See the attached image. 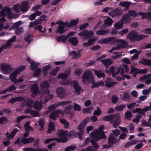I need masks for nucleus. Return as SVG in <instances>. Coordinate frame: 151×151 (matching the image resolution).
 <instances>
[{
  "instance_id": "nucleus-1",
  "label": "nucleus",
  "mask_w": 151,
  "mask_h": 151,
  "mask_svg": "<svg viewBox=\"0 0 151 151\" xmlns=\"http://www.w3.org/2000/svg\"><path fill=\"white\" fill-rule=\"evenodd\" d=\"M104 125H101L99 127V131L97 129L93 130L90 134V137L96 141L101 139L106 138L104 132L103 131L104 130Z\"/></svg>"
},
{
  "instance_id": "nucleus-2",
  "label": "nucleus",
  "mask_w": 151,
  "mask_h": 151,
  "mask_svg": "<svg viewBox=\"0 0 151 151\" xmlns=\"http://www.w3.org/2000/svg\"><path fill=\"white\" fill-rule=\"evenodd\" d=\"M147 35H139L138 33L135 30H132L129 32L127 36V38L132 41H138L141 40Z\"/></svg>"
},
{
  "instance_id": "nucleus-3",
  "label": "nucleus",
  "mask_w": 151,
  "mask_h": 151,
  "mask_svg": "<svg viewBox=\"0 0 151 151\" xmlns=\"http://www.w3.org/2000/svg\"><path fill=\"white\" fill-rule=\"evenodd\" d=\"M82 82L86 83L87 81L89 82H92L94 81V78L91 71L89 70L84 71L82 77Z\"/></svg>"
},
{
  "instance_id": "nucleus-4",
  "label": "nucleus",
  "mask_w": 151,
  "mask_h": 151,
  "mask_svg": "<svg viewBox=\"0 0 151 151\" xmlns=\"http://www.w3.org/2000/svg\"><path fill=\"white\" fill-rule=\"evenodd\" d=\"M124 11L120 8H116L108 12V14L113 18L118 17L121 15L123 13Z\"/></svg>"
},
{
  "instance_id": "nucleus-5",
  "label": "nucleus",
  "mask_w": 151,
  "mask_h": 151,
  "mask_svg": "<svg viewBox=\"0 0 151 151\" xmlns=\"http://www.w3.org/2000/svg\"><path fill=\"white\" fill-rule=\"evenodd\" d=\"M121 117L119 114H115L114 116V119L110 121V123L114 127L116 128L117 126L119 125L121 123Z\"/></svg>"
},
{
  "instance_id": "nucleus-6",
  "label": "nucleus",
  "mask_w": 151,
  "mask_h": 151,
  "mask_svg": "<svg viewBox=\"0 0 151 151\" xmlns=\"http://www.w3.org/2000/svg\"><path fill=\"white\" fill-rule=\"evenodd\" d=\"M41 90L44 94L47 95L49 93L50 91L48 89L49 85L47 81H44L40 85Z\"/></svg>"
},
{
  "instance_id": "nucleus-7",
  "label": "nucleus",
  "mask_w": 151,
  "mask_h": 151,
  "mask_svg": "<svg viewBox=\"0 0 151 151\" xmlns=\"http://www.w3.org/2000/svg\"><path fill=\"white\" fill-rule=\"evenodd\" d=\"M94 32L92 31H88L85 30L78 33L79 36L83 37V39H87L93 35Z\"/></svg>"
},
{
  "instance_id": "nucleus-8",
  "label": "nucleus",
  "mask_w": 151,
  "mask_h": 151,
  "mask_svg": "<svg viewBox=\"0 0 151 151\" xmlns=\"http://www.w3.org/2000/svg\"><path fill=\"white\" fill-rule=\"evenodd\" d=\"M93 140H95L92 139L91 142L92 146H89L88 147L85 149H82L81 150L82 151H96L98 149L99 146Z\"/></svg>"
},
{
  "instance_id": "nucleus-9",
  "label": "nucleus",
  "mask_w": 151,
  "mask_h": 151,
  "mask_svg": "<svg viewBox=\"0 0 151 151\" xmlns=\"http://www.w3.org/2000/svg\"><path fill=\"white\" fill-rule=\"evenodd\" d=\"M90 121V117H87L82 122H81L77 127V129L81 132V133H83L84 132L83 129L85 127L86 124Z\"/></svg>"
},
{
  "instance_id": "nucleus-10",
  "label": "nucleus",
  "mask_w": 151,
  "mask_h": 151,
  "mask_svg": "<svg viewBox=\"0 0 151 151\" xmlns=\"http://www.w3.org/2000/svg\"><path fill=\"white\" fill-rule=\"evenodd\" d=\"M47 102V100L45 98V100H43V99L42 98L40 100V102L36 101L33 104V107L34 108L37 110H41L42 108V104L45 103Z\"/></svg>"
},
{
  "instance_id": "nucleus-11",
  "label": "nucleus",
  "mask_w": 151,
  "mask_h": 151,
  "mask_svg": "<svg viewBox=\"0 0 151 151\" xmlns=\"http://www.w3.org/2000/svg\"><path fill=\"white\" fill-rule=\"evenodd\" d=\"M71 85L75 89L74 93L77 94H80L82 89L81 87L79 85L78 82L76 81H73L71 82Z\"/></svg>"
},
{
  "instance_id": "nucleus-12",
  "label": "nucleus",
  "mask_w": 151,
  "mask_h": 151,
  "mask_svg": "<svg viewBox=\"0 0 151 151\" xmlns=\"http://www.w3.org/2000/svg\"><path fill=\"white\" fill-rule=\"evenodd\" d=\"M2 72L4 74L9 73L11 72L12 68L6 63H3L1 64Z\"/></svg>"
},
{
  "instance_id": "nucleus-13",
  "label": "nucleus",
  "mask_w": 151,
  "mask_h": 151,
  "mask_svg": "<svg viewBox=\"0 0 151 151\" xmlns=\"http://www.w3.org/2000/svg\"><path fill=\"white\" fill-rule=\"evenodd\" d=\"M25 69V66L24 65L19 66L12 73L9 77L16 78L18 74L21 71L24 70Z\"/></svg>"
},
{
  "instance_id": "nucleus-14",
  "label": "nucleus",
  "mask_w": 151,
  "mask_h": 151,
  "mask_svg": "<svg viewBox=\"0 0 151 151\" xmlns=\"http://www.w3.org/2000/svg\"><path fill=\"white\" fill-rule=\"evenodd\" d=\"M60 114H63L64 112L61 109H59L53 111L49 115V116L51 119L55 120Z\"/></svg>"
},
{
  "instance_id": "nucleus-15",
  "label": "nucleus",
  "mask_w": 151,
  "mask_h": 151,
  "mask_svg": "<svg viewBox=\"0 0 151 151\" xmlns=\"http://www.w3.org/2000/svg\"><path fill=\"white\" fill-rule=\"evenodd\" d=\"M46 17V16L45 15L42 16L40 19H37L34 22H31L29 25V27H31L36 24H41L42 23V21L44 20Z\"/></svg>"
},
{
  "instance_id": "nucleus-16",
  "label": "nucleus",
  "mask_w": 151,
  "mask_h": 151,
  "mask_svg": "<svg viewBox=\"0 0 151 151\" xmlns=\"http://www.w3.org/2000/svg\"><path fill=\"white\" fill-rule=\"evenodd\" d=\"M132 18L128 14L123 15L121 20L124 24H128L131 22Z\"/></svg>"
},
{
  "instance_id": "nucleus-17",
  "label": "nucleus",
  "mask_w": 151,
  "mask_h": 151,
  "mask_svg": "<svg viewBox=\"0 0 151 151\" xmlns=\"http://www.w3.org/2000/svg\"><path fill=\"white\" fill-rule=\"evenodd\" d=\"M29 2L27 1H24L22 2L20 4L21 11L23 12H27L29 8Z\"/></svg>"
},
{
  "instance_id": "nucleus-18",
  "label": "nucleus",
  "mask_w": 151,
  "mask_h": 151,
  "mask_svg": "<svg viewBox=\"0 0 151 151\" xmlns=\"http://www.w3.org/2000/svg\"><path fill=\"white\" fill-rule=\"evenodd\" d=\"M6 11L7 16L10 19H16L18 17V15L16 14H13L12 12V9L9 6H7Z\"/></svg>"
},
{
  "instance_id": "nucleus-19",
  "label": "nucleus",
  "mask_w": 151,
  "mask_h": 151,
  "mask_svg": "<svg viewBox=\"0 0 151 151\" xmlns=\"http://www.w3.org/2000/svg\"><path fill=\"white\" fill-rule=\"evenodd\" d=\"M58 136L66 140L67 141L68 138V133L67 130L64 131L62 129L59 130L58 132Z\"/></svg>"
},
{
  "instance_id": "nucleus-20",
  "label": "nucleus",
  "mask_w": 151,
  "mask_h": 151,
  "mask_svg": "<svg viewBox=\"0 0 151 151\" xmlns=\"http://www.w3.org/2000/svg\"><path fill=\"white\" fill-rule=\"evenodd\" d=\"M114 43H118L119 42V45L121 46V48H125L127 47L128 45L127 42L122 39L116 40H114Z\"/></svg>"
},
{
  "instance_id": "nucleus-21",
  "label": "nucleus",
  "mask_w": 151,
  "mask_h": 151,
  "mask_svg": "<svg viewBox=\"0 0 151 151\" xmlns=\"http://www.w3.org/2000/svg\"><path fill=\"white\" fill-rule=\"evenodd\" d=\"M58 96L60 98H62L66 96L64 89L61 87L59 88L56 91Z\"/></svg>"
},
{
  "instance_id": "nucleus-22",
  "label": "nucleus",
  "mask_w": 151,
  "mask_h": 151,
  "mask_svg": "<svg viewBox=\"0 0 151 151\" xmlns=\"http://www.w3.org/2000/svg\"><path fill=\"white\" fill-rule=\"evenodd\" d=\"M116 38V37H111L107 38H104L102 40L98 41L101 44L108 43L111 42L113 41L114 43V40Z\"/></svg>"
},
{
  "instance_id": "nucleus-23",
  "label": "nucleus",
  "mask_w": 151,
  "mask_h": 151,
  "mask_svg": "<svg viewBox=\"0 0 151 151\" xmlns=\"http://www.w3.org/2000/svg\"><path fill=\"white\" fill-rule=\"evenodd\" d=\"M113 20L110 17H108L107 19L104 20V23L103 26H101V28H104L106 27V25L111 26L112 24Z\"/></svg>"
},
{
  "instance_id": "nucleus-24",
  "label": "nucleus",
  "mask_w": 151,
  "mask_h": 151,
  "mask_svg": "<svg viewBox=\"0 0 151 151\" xmlns=\"http://www.w3.org/2000/svg\"><path fill=\"white\" fill-rule=\"evenodd\" d=\"M139 14L142 16V19H147L149 21H151V13L150 12L143 13L139 12Z\"/></svg>"
},
{
  "instance_id": "nucleus-25",
  "label": "nucleus",
  "mask_w": 151,
  "mask_h": 151,
  "mask_svg": "<svg viewBox=\"0 0 151 151\" xmlns=\"http://www.w3.org/2000/svg\"><path fill=\"white\" fill-rule=\"evenodd\" d=\"M35 138L33 137H30L28 138H24L22 139L21 142L24 144L30 143L32 142L34 140Z\"/></svg>"
},
{
  "instance_id": "nucleus-26",
  "label": "nucleus",
  "mask_w": 151,
  "mask_h": 151,
  "mask_svg": "<svg viewBox=\"0 0 151 151\" xmlns=\"http://www.w3.org/2000/svg\"><path fill=\"white\" fill-rule=\"evenodd\" d=\"M101 62L103 63L105 66H106V68H107L108 66L110 65L113 63V61L109 58L102 60H101Z\"/></svg>"
},
{
  "instance_id": "nucleus-27",
  "label": "nucleus",
  "mask_w": 151,
  "mask_h": 151,
  "mask_svg": "<svg viewBox=\"0 0 151 151\" xmlns=\"http://www.w3.org/2000/svg\"><path fill=\"white\" fill-rule=\"evenodd\" d=\"M116 82L112 81V79L110 78H108L105 82V86L108 87H110L114 86V84L116 83Z\"/></svg>"
},
{
  "instance_id": "nucleus-28",
  "label": "nucleus",
  "mask_w": 151,
  "mask_h": 151,
  "mask_svg": "<svg viewBox=\"0 0 151 151\" xmlns=\"http://www.w3.org/2000/svg\"><path fill=\"white\" fill-rule=\"evenodd\" d=\"M116 143V137L112 134H110L108 138V143L109 145H113Z\"/></svg>"
},
{
  "instance_id": "nucleus-29",
  "label": "nucleus",
  "mask_w": 151,
  "mask_h": 151,
  "mask_svg": "<svg viewBox=\"0 0 151 151\" xmlns=\"http://www.w3.org/2000/svg\"><path fill=\"white\" fill-rule=\"evenodd\" d=\"M64 35H63L61 36H57L55 39L58 42H61L65 43L67 40L68 38L66 35L65 36Z\"/></svg>"
},
{
  "instance_id": "nucleus-30",
  "label": "nucleus",
  "mask_w": 151,
  "mask_h": 151,
  "mask_svg": "<svg viewBox=\"0 0 151 151\" xmlns=\"http://www.w3.org/2000/svg\"><path fill=\"white\" fill-rule=\"evenodd\" d=\"M91 82L93 84V85L91 86V88H98L100 86H104V83L101 81L97 82V83H95L94 80L92 82Z\"/></svg>"
},
{
  "instance_id": "nucleus-31",
  "label": "nucleus",
  "mask_w": 151,
  "mask_h": 151,
  "mask_svg": "<svg viewBox=\"0 0 151 151\" xmlns=\"http://www.w3.org/2000/svg\"><path fill=\"white\" fill-rule=\"evenodd\" d=\"M68 41L74 46L76 45L78 42V38L74 37H70L68 40Z\"/></svg>"
},
{
  "instance_id": "nucleus-32",
  "label": "nucleus",
  "mask_w": 151,
  "mask_h": 151,
  "mask_svg": "<svg viewBox=\"0 0 151 151\" xmlns=\"http://www.w3.org/2000/svg\"><path fill=\"white\" fill-rule=\"evenodd\" d=\"M66 27H65L64 26L60 25L56 30V32L59 33L60 34L63 33L66 31L67 29H65V28Z\"/></svg>"
},
{
  "instance_id": "nucleus-33",
  "label": "nucleus",
  "mask_w": 151,
  "mask_h": 151,
  "mask_svg": "<svg viewBox=\"0 0 151 151\" xmlns=\"http://www.w3.org/2000/svg\"><path fill=\"white\" fill-rule=\"evenodd\" d=\"M139 63L145 65L151 66V59H143L139 61Z\"/></svg>"
},
{
  "instance_id": "nucleus-34",
  "label": "nucleus",
  "mask_w": 151,
  "mask_h": 151,
  "mask_svg": "<svg viewBox=\"0 0 151 151\" xmlns=\"http://www.w3.org/2000/svg\"><path fill=\"white\" fill-rule=\"evenodd\" d=\"M31 91L34 94L38 93L39 91V87L37 84H35L32 86Z\"/></svg>"
},
{
  "instance_id": "nucleus-35",
  "label": "nucleus",
  "mask_w": 151,
  "mask_h": 151,
  "mask_svg": "<svg viewBox=\"0 0 151 151\" xmlns=\"http://www.w3.org/2000/svg\"><path fill=\"white\" fill-rule=\"evenodd\" d=\"M124 24L123 22L121 21V20H120L114 25V27L116 29H120L123 27Z\"/></svg>"
},
{
  "instance_id": "nucleus-36",
  "label": "nucleus",
  "mask_w": 151,
  "mask_h": 151,
  "mask_svg": "<svg viewBox=\"0 0 151 151\" xmlns=\"http://www.w3.org/2000/svg\"><path fill=\"white\" fill-rule=\"evenodd\" d=\"M59 120L60 122L64 125V127L65 128L67 129L69 127V124L67 121L63 118L59 119Z\"/></svg>"
},
{
  "instance_id": "nucleus-37",
  "label": "nucleus",
  "mask_w": 151,
  "mask_h": 151,
  "mask_svg": "<svg viewBox=\"0 0 151 151\" xmlns=\"http://www.w3.org/2000/svg\"><path fill=\"white\" fill-rule=\"evenodd\" d=\"M96 34L99 35H105L109 32L108 30L100 29L96 31Z\"/></svg>"
},
{
  "instance_id": "nucleus-38",
  "label": "nucleus",
  "mask_w": 151,
  "mask_h": 151,
  "mask_svg": "<svg viewBox=\"0 0 151 151\" xmlns=\"http://www.w3.org/2000/svg\"><path fill=\"white\" fill-rule=\"evenodd\" d=\"M78 19L72 20L69 23L67 22V27H70L73 26H75L78 23Z\"/></svg>"
},
{
  "instance_id": "nucleus-39",
  "label": "nucleus",
  "mask_w": 151,
  "mask_h": 151,
  "mask_svg": "<svg viewBox=\"0 0 151 151\" xmlns=\"http://www.w3.org/2000/svg\"><path fill=\"white\" fill-rule=\"evenodd\" d=\"M126 107L125 104H121L119 105L116 106L115 107V109L116 111H123L124 109Z\"/></svg>"
},
{
  "instance_id": "nucleus-40",
  "label": "nucleus",
  "mask_w": 151,
  "mask_h": 151,
  "mask_svg": "<svg viewBox=\"0 0 151 151\" xmlns=\"http://www.w3.org/2000/svg\"><path fill=\"white\" fill-rule=\"evenodd\" d=\"M94 71L95 74L98 78H101L102 77L103 78L104 77L105 74L103 72H102L100 70H95Z\"/></svg>"
},
{
  "instance_id": "nucleus-41",
  "label": "nucleus",
  "mask_w": 151,
  "mask_h": 151,
  "mask_svg": "<svg viewBox=\"0 0 151 151\" xmlns=\"http://www.w3.org/2000/svg\"><path fill=\"white\" fill-rule=\"evenodd\" d=\"M24 102L28 107H31L32 106L33 103V100L30 98H28L24 101Z\"/></svg>"
},
{
  "instance_id": "nucleus-42",
  "label": "nucleus",
  "mask_w": 151,
  "mask_h": 151,
  "mask_svg": "<svg viewBox=\"0 0 151 151\" xmlns=\"http://www.w3.org/2000/svg\"><path fill=\"white\" fill-rule=\"evenodd\" d=\"M115 114L106 115L105 116L103 119L105 121H111L114 119V116Z\"/></svg>"
},
{
  "instance_id": "nucleus-43",
  "label": "nucleus",
  "mask_w": 151,
  "mask_h": 151,
  "mask_svg": "<svg viewBox=\"0 0 151 151\" xmlns=\"http://www.w3.org/2000/svg\"><path fill=\"white\" fill-rule=\"evenodd\" d=\"M18 131V129L17 128L15 129L11 132L10 134L7 136V137L9 139H12Z\"/></svg>"
},
{
  "instance_id": "nucleus-44",
  "label": "nucleus",
  "mask_w": 151,
  "mask_h": 151,
  "mask_svg": "<svg viewBox=\"0 0 151 151\" xmlns=\"http://www.w3.org/2000/svg\"><path fill=\"white\" fill-rule=\"evenodd\" d=\"M71 103V101H60L55 103V105H56L57 107H58L66 105L68 104H70Z\"/></svg>"
},
{
  "instance_id": "nucleus-45",
  "label": "nucleus",
  "mask_w": 151,
  "mask_h": 151,
  "mask_svg": "<svg viewBox=\"0 0 151 151\" xmlns=\"http://www.w3.org/2000/svg\"><path fill=\"white\" fill-rule=\"evenodd\" d=\"M12 9L16 12H19L21 11L20 4H15L12 7Z\"/></svg>"
},
{
  "instance_id": "nucleus-46",
  "label": "nucleus",
  "mask_w": 151,
  "mask_h": 151,
  "mask_svg": "<svg viewBox=\"0 0 151 151\" xmlns=\"http://www.w3.org/2000/svg\"><path fill=\"white\" fill-rule=\"evenodd\" d=\"M120 97L121 99H126L127 98L129 99H130V96L128 93L125 91L123 93V94L120 95Z\"/></svg>"
},
{
  "instance_id": "nucleus-47",
  "label": "nucleus",
  "mask_w": 151,
  "mask_h": 151,
  "mask_svg": "<svg viewBox=\"0 0 151 151\" xmlns=\"http://www.w3.org/2000/svg\"><path fill=\"white\" fill-rule=\"evenodd\" d=\"M7 6H5L2 11H0V17H5L6 16Z\"/></svg>"
},
{
  "instance_id": "nucleus-48",
  "label": "nucleus",
  "mask_w": 151,
  "mask_h": 151,
  "mask_svg": "<svg viewBox=\"0 0 151 151\" xmlns=\"http://www.w3.org/2000/svg\"><path fill=\"white\" fill-rule=\"evenodd\" d=\"M128 14L131 17H137L139 13L136 12L135 11L133 10H130L128 11Z\"/></svg>"
},
{
  "instance_id": "nucleus-49",
  "label": "nucleus",
  "mask_w": 151,
  "mask_h": 151,
  "mask_svg": "<svg viewBox=\"0 0 151 151\" xmlns=\"http://www.w3.org/2000/svg\"><path fill=\"white\" fill-rule=\"evenodd\" d=\"M94 110L92 106L86 108L82 110L83 112L84 113H91Z\"/></svg>"
},
{
  "instance_id": "nucleus-50",
  "label": "nucleus",
  "mask_w": 151,
  "mask_h": 151,
  "mask_svg": "<svg viewBox=\"0 0 151 151\" xmlns=\"http://www.w3.org/2000/svg\"><path fill=\"white\" fill-rule=\"evenodd\" d=\"M70 55H72L75 58H77L80 56V53H77L75 51H72L69 53Z\"/></svg>"
},
{
  "instance_id": "nucleus-51",
  "label": "nucleus",
  "mask_w": 151,
  "mask_h": 151,
  "mask_svg": "<svg viewBox=\"0 0 151 151\" xmlns=\"http://www.w3.org/2000/svg\"><path fill=\"white\" fill-rule=\"evenodd\" d=\"M79 133V132H76L73 131H71L68 133V136L69 137L74 138L76 137L78 134Z\"/></svg>"
},
{
  "instance_id": "nucleus-52",
  "label": "nucleus",
  "mask_w": 151,
  "mask_h": 151,
  "mask_svg": "<svg viewBox=\"0 0 151 151\" xmlns=\"http://www.w3.org/2000/svg\"><path fill=\"white\" fill-rule=\"evenodd\" d=\"M76 147L75 144L71 145L67 147L65 149V151H71L74 150Z\"/></svg>"
},
{
  "instance_id": "nucleus-53",
  "label": "nucleus",
  "mask_w": 151,
  "mask_h": 151,
  "mask_svg": "<svg viewBox=\"0 0 151 151\" xmlns=\"http://www.w3.org/2000/svg\"><path fill=\"white\" fill-rule=\"evenodd\" d=\"M125 116L127 120H130L132 117V114L129 111H127L126 112L125 114Z\"/></svg>"
},
{
  "instance_id": "nucleus-54",
  "label": "nucleus",
  "mask_w": 151,
  "mask_h": 151,
  "mask_svg": "<svg viewBox=\"0 0 151 151\" xmlns=\"http://www.w3.org/2000/svg\"><path fill=\"white\" fill-rule=\"evenodd\" d=\"M131 5L130 2L125 1L124 2H121L119 4V5L122 6V7H129Z\"/></svg>"
},
{
  "instance_id": "nucleus-55",
  "label": "nucleus",
  "mask_w": 151,
  "mask_h": 151,
  "mask_svg": "<svg viewBox=\"0 0 151 151\" xmlns=\"http://www.w3.org/2000/svg\"><path fill=\"white\" fill-rule=\"evenodd\" d=\"M30 64L31 67L33 71L35 70L39 64V63H37L34 62H31Z\"/></svg>"
},
{
  "instance_id": "nucleus-56",
  "label": "nucleus",
  "mask_w": 151,
  "mask_h": 151,
  "mask_svg": "<svg viewBox=\"0 0 151 151\" xmlns=\"http://www.w3.org/2000/svg\"><path fill=\"white\" fill-rule=\"evenodd\" d=\"M30 114L31 115L34 117H40V114L37 111L32 110L30 112Z\"/></svg>"
},
{
  "instance_id": "nucleus-57",
  "label": "nucleus",
  "mask_w": 151,
  "mask_h": 151,
  "mask_svg": "<svg viewBox=\"0 0 151 151\" xmlns=\"http://www.w3.org/2000/svg\"><path fill=\"white\" fill-rule=\"evenodd\" d=\"M67 75L64 73H59L58 74L57 78L58 79L62 78L63 79H65L67 78Z\"/></svg>"
},
{
  "instance_id": "nucleus-58",
  "label": "nucleus",
  "mask_w": 151,
  "mask_h": 151,
  "mask_svg": "<svg viewBox=\"0 0 151 151\" xmlns=\"http://www.w3.org/2000/svg\"><path fill=\"white\" fill-rule=\"evenodd\" d=\"M151 76V74H149L147 75H145L144 76L140 78V81L141 82H143L145 81H146L147 79L150 78Z\"/></svg>"
},
{
  "instance_id": "nucleus-59",
  "label": "nucleus",
  "mask_w": 151,
  "mask_h": 151,
  "mask_svg": "<svg viewBox=\"0 0 151 151\" xmlns=\"http://www.w3.org/2000/svg\"><path fill=\"white\" fill-rule=\"evenodd\" d=\"M15 31V33L17 35H20L23 31V28L22 27L16 28Z\"/></svg>"
},
{
  "instance_id": "nucleus-60",
  "label": "nucleus",
  "mask_w": 151,
  "mask_h": 151,
  "mask_svg": "<svg viewBox=\"0 0 151 151\" xmlns=\"http://www.w3.org/2000/svg\"><path fill=\"white\" fill-rule=\"evenodd\" d=\"M74 105V110L75 111H80L81 109V108L80 106L77 104L76 103H73Z\"/></svg>"
},
{
  "instance_id": "nucleus-61",
  "label": "nucleus",
  "mask_w": 151,
  "mask_h": 151,
  "mask_svg": "<svg viewBox=\"0 0 151 151\" xmlns=\"http://www.w3.org/2000/svg\"><path fill=\"white\" fill-rule=\"evenodd\" d=\"M28 116H21L18 117L16 121L17 123H19L24 119L27 118Z\"/></svg>"
},
{
  "instance_id": "nucleus-62",
  "label": "nucleus",
  "mask_w": 151,
  "mask_h": 151,
  "mask_svg": "<svg viewBox=\"0 0 151 151\" xmlns=\"http://www.w3.org/2000/svg\"><path fill=\"white\" fill-rule=\"evenodd\" d=\"M142 125L151 127V124H150V122H149V121H147L145 120H142Z\"/></svg>"
},
{
  "instance_id": "nucleus-63",
  "label": "nucleus",
  "mask_w": 151,
  "mask_h": 151,
  "mask_svg": "<svg viewBox=\"0 0 151 151\" xmlns=\"http://www.w3.org/2000/svg\"><path fill=\"white\" fill-rule=\"evenodd\" d=\"M41 69L39 68H37L36 70L34 73L33 75L35 77H36L39 75L41 73Z\"/></svg>"
},
{
  "instance_id": "nucleus-64",
  "label": "nucleus",
  "mask_w": 151,
  "mask_h": 151,
  "mask_svg": "<svg viewBox=\"0 0 151 151\" xmlns=\"http://www.w3.org/2000/svg\"><path fill=\"white\" fill-rule=\"evenodd\" d=\"M45 120L42 118L40 119L38 121V122L39 123V125L40 127H43L45 124L44 122Z\"/></svg>"
}]
</instances>
